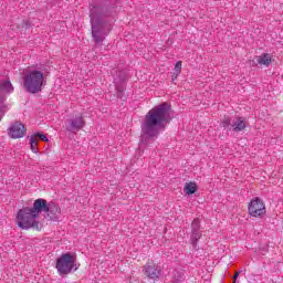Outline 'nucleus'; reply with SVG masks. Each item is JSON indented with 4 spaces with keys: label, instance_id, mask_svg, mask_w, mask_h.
Returning a JSON list of instances; mask_svg holds the SVG:
<instances>
[{
    "label": "nucleus",
    "instance_id": "nucleus-1",
    "mask_svg": "<svg viewBox=\"0 0 283 283\" xmlns=\"http://www.w3.org/2000/svg\"><path fill=\"white\" fill-rule=\"evenodd\" d=\"M46 213L48 220H53L56 222L59 220V216H61V208L54 203H48L45 199H36L33 202V207H23L18 211L17 220L18 227L20 229H35L36 231H41V222H39V216Z\"/></svg>",
    "mask_w": 283,
    "mask_h": 283
},
{
    "label": "nucleus",
    "instance_id": "nucleus-2",
    "mask_svg": "<svg viewBox=\"0 0 283 283\" xmlns=\"http://www.w3.org/2000/svg\"><path fill=\"white\" fill-rule=\"evenodd\" d=\"M171 120V106L167 103H161L153 107L142 123V145L149 147L155 143L160 135L161 129H165L167 123Z\"/></svg>",
    "mask_w": 283,
    "mask_h": 283
},
{
    "label": "nucleus",
    "instance_id": "nucleus-3",
    "mask_svg": "<svg viewBox=\"0 0 283 283\" xmlns=\"http://www.w3.org/2000/svg\"><path fill=\"white\" fill-rule=\"evenodd\" d=\"M105 17H111L107 8L98 3L91 4L90 19L92 25V36L95 43H103V41H105V36L109 34V30H112V25L105 22Z\"/></svg>",
    "mask_w": 283,
    "mask_h": 283
},
{
    "label": "nucleus",
    "instance_id": "nucleus-4",
    "mask_svg": "<svg viewBox=\"0 0 283 283\" xmlns=\"http://www.w3.org/2000/svg\"><path fill=\"white\" fill-rule=\"evenodd\" d=\"M21 85L29 94H39L48 85V75L42 69L28 66L21 74Z\"/></svg>",
    "mask_w": 283,
    "mask_h": 283
},
{
    "label": "nucleus",
    "instance_id": "nucleus-5",
    "mask_svg": "<svg viewBox=\"0 0 283 283\" xmlns=\"http://www.w3.org/2000/svg\"><path fill=\"white\" fill-rule=\"evenodd\" d=\"M55 269L60 275H70L72 271H78V266H76V258L70 252L63 253L56 260Z\"/></svg>",
    "mask_w": 283,
    "mask_h": 283
},
{
    "label": "nucleus",
    "instance_id": "nucleus-6",
    "mask_svg": "<svg viewBox=\"0 0 283 283\" xmlns=\"http://www.w3.org/2000/svg\"><path fill=\"white\" fill-rule=\"evenodd\" d=\"M14 92V86H12V82L10 80H0V120L3 118L6 114V98L4 94H12Z\"/></svg>",
    "mask_w": 283,
    "mask_h": 283
},
{
    "label": "nucleus",
    "instance_id": "nucleus-7",
    "mask_svg": "<svg viewBox=\"0 0 283 283\" xmlns=\"http://www.w3.org/2000/svg\"><path fill=\"white\" fill-rule=\"evenodd\" d=\"M248 211L252 218H262L266 213V206L260 197L252 199L248 206Z\"/></svg>",
    "mask_w": 283,
    "mask_h": 283
},
{
    "label": "nucleus",
    "instance_id": "nucleus-8",
    "mask_svg": "<svg viewBox=\"0 0 283 283\" xmlns=\"http://www.w3.org/2000/svg\"><path fill=\"white\" fill-rule=\"evenodd\" d=\"M83 127H85V118L81 114L69 118L65 122L66 132H72V133L81 132Z\"/></svg>",
    "mask_w": 283,
    "mask_h": 283
},
{
    "label": "nucleus",
    "instance_id": "nucleus-9",
    "mask_svg": "<svg viewBox=\"0 0 283 283\" xmlns=\"http://www.w3.org/2000/svg\"><path fill=\"white\" fill-rule=\"evenodd\" d=\"M161 273L163 269L160 268V265L154 262H148L144 265V275H146L148 280H153V282H158Z\"/></svg>",
    "mask_w": 283,
    "mask_h": 283
},
{
    "label": "nucleus",
    "instance_id": "nucleus-10",
    "mask_svg": "<svg viewBox=\"0 0 283 283\" xmlns=\"http://www.w3.org/2000/svg\"><path fill=\"white\" fill-rule=\"evenodd\" d=\"M8 135L14 139L23 138L25 136V126L21 122L13 123L8 129Z\"/></svg>",
    "mask_w": 283,
    "mask_h": 283
},
{
    "label": "nucleus",
    "instance_id": "nucleus-11",
    "mask_svg": "<svg viewBox=\"0 0 283 283\" xmlns=\"http://www.w3.org/2000/svg\"><path fill=\"white\" fill-rule=\"evenodd\" d=\"M273 61V57L269 53H263L259 56H255V60L251 62V65H264L265 67H269Z\"/></svg>",
    "mask_w": 283,
    "mask_h": 283
},
{
    "label": "nucleus",
    "instance_id": "nucleus-12",
    "mask_svg": "<svg viewBox=\"0 0 283 283\" xmlns=\"http://www.w3.org/2000/svg\"><path fill=\"white\" fill-rule=\"evenodd\" d=\"M232 132H244L247 129V122L242 117H237L231 124Z\"/></svg>",
    "mask_w": 283,
    "mask_h": 283
},
{
    "label": "nucleus",
    "instance_id": "nucleus-13",
    "mask_svg": "<svg viewBox=\"0 0 283 283\" xmlns=\"http://www.w3.org/2000/svg\"><path fill=\"white\" fill-rule=\"evenodd\" d=\"M184 191L186 196H192V193H196L198 191V186L196 182H187L184 187Z\"/></svg>",
    "mask_w": 283,
    "mask_h": 283
},
{
    "label": "nucleus",
    "instance_id": "nucleus-14",
    "mask_svg": "<svg viewBox=\"0 0 283 283\" xmlns=\"http://www.w3.org/2000/svg\"><path fill=\"white\" fill-rule=\"evenodd\" d=\"M202 238L200 230L191 231L190 242L192 247H198V241Z\"/></svg>",
    "mask_w": 283,
    "mask_h": 283
},
{
    "label": "nucleus",
    "instance_id": "nucleus-15",
    "mask_svg": "<svg viewBox=\"0 0 283 283\" xmlns=\"http://www.w3.org/2000/svg\"><path fill=\"white\" fill-rule=\"evenodd\" d=\"M30 143H31V150L33 151V154H39V148H36V146L39 145V142L36 140V138L31 137Z\"/></svg>",
    "mask_w": 283,
    "mask_h": 283
},
{
    "label": "nucleus",
    "instance_id": "nucleus-16",
    "mask_svg": "<svg viewBox=\"0 0 283 283\" xmlns=\"http://www.w3.org/2000/svg\"><path fill=\"white\" fill-rule=\"evenodd\" d=\"M31 138H35V140L39 138L40 140L48 143V136H45L43 133H35L33 136H31Z\"/></svg>",
    "mask_w": 283,
    "mask_h": 283
},
{
    "label": "nucleus",
    "instance_id": "nucleus-17",
    "mask_svg": "<svg viewBox=\"0 0 283 283\" xmlns=\"http://www.w3.org/2000/svg\"><path fill=\"white\" fill-rule=\"evenodd\" d=\"M191 231H200V219H195L192 221Z\"/></svg>",
    "mask_w": 283,
    "mask_h": 283
},
{
    "label": "nucleus",
    "instance_id": "nucleus-18",
    "mask_svg": "<svg viewBox=\"0 0 283 283\" xmlns=\"http://www.w3.org/2000/svg\"><path fill=\"white\" fill-rule=\"evenodd\" d=\"M175 72H176V76L180 75V72H182V61H178L175 64Z\"/></svg>",
    "mask_w": 283,
    "mask_h": 283
},
{
    "label": "nucleus",
    "instance_id": "nucleus-19",
    "mask_svg": "<svg viewBox=\"0 0 283 283\" xmlns=\"http://www.w3.org/2000/svg\"><path fill=\"white\" fill-rule=\"evenodd\" d=\"M233 123V120L229 119V118H226L223 122H222V127H224V129H229V127H231V124Z\"/></svg>",
    "mask_w": 283,
    "mask_h": 283
},
{
    "label": "nucleus",
    "instance_id": "nucleus-20",
    "mask_svg": "<svg viewBox=\"0 0 283 283\" xmlns=\"http://www.w3.org/2000/svg\"><path fill=\"white\" fill-rule=\"evenodd\" d=\"M238 277H240V272L234 273L233 280H238Z\"/></svg>",
    "mask_w": 283,
    "mask_h": 283
},
{
    "label": "nucleus",
    "instance_id": "nucleus-21",
    "mask_svg": "<svg viewBox=\"0 0 283 283\" xmlns=\"http://www.w3.org/2000/svg\"><path fill=\"white\" fill-rule=\"evenodd\" d=\"M117 97H118V98H123V92L118 91Z\"/></svg>",
    "mask_w": 283,
    "mask_h": 283
}]
</instances>
